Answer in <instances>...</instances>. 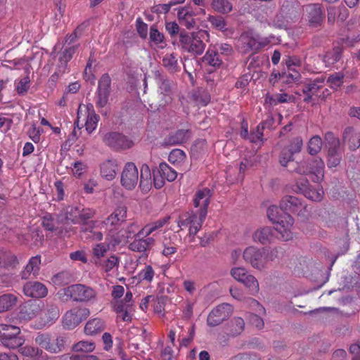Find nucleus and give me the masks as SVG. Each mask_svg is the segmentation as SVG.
Wrapping results in <instances>:
<instances>
[{
    "mask_svg": "<svg viewBox=\"0 0 360 360\" xmlns=\"http://www.w3.org/2000/svg\"><path fill=\"white\" fill-rule=\"evenodd\" d=\"M207 214L205 211H189L181 214L177 221L178 226L189 228V235L194 236L200 230Z\"/></svg>",
    "mask_w": 360,
    "mask_h": 360,
    "instance_id": "7",
    "label": "nucleus"
},
{
    "mask_svg": "<svg viewBox=\"0 0 360 360\" xmlns=\"http://www.w3.org/2000/svg\"><path fill=\"white\" fill-rule=\"evenodd\" d=\"M140 230L139 226L137 223L133 222L129 224L124 230L126 237L128 238H137L138 231Z\"/></svg>",
    "mask_w": 360,
    "mask_h": 360,
    "instance_id": "64",
    "label": "nucleus"
},
{
    "mask_svg": "<svg viewBox=\"0 0 360 360\" xmlns=\"http://www.w3.org/2000/svg\"><path fill=\"white\" fill-rule=\"evenodd\" d=\"M90 314L87 308H73L68 311L63 317V325L66 329L70 330L77 326Z\"/></svg>",
    "mask_w": 360,
    "mask_h": 360,
    "instance_id": "9",
    "label": "nucleus"
},
{
    "mask_svg": "<svg viewBox=\"0 0 360 360\" xmlns=\"http://www.w3.org/2000/svg\"><path fill=\"white\" fill-rule=\"evenodd\" d=\"M244 328V320L240 317H235L231 320L229 333L232 336H236L243 331Z\"/></svg>",
    "mask_w": 360,
    "mask_h": 360,
    "instance_id": "51",
    "label": "nucleus"
},
{
    "mask_svg": "<svg viewBox=\"0 0 360 360\" xmlns=\"http://www.w3.org/2000/svg\"><path fill=\"white\" fill-rule=\"evenodd\" d=\"M110 306L114 312L117 314V320L122 321L130 322L132 319L133 312L134 311V307L129 305L120 300H111Z\"/></svg>",
    "mask_w": 360,
    "mask_h": 360,
    "instance_id": "15",
    "label": "nucleus"
},
{
    "mask_svg": "<svg viewBox=\"0 0 360 360\" xmlns=\"http://www.w3.org/2000/svg\"><path fill=\"white\" fill-rule=\"evenodd\" d=\"M302 147V139L300 137L292 139L289 145L284 147L279 156V162L283 167H287L288 164L293 162V155L301 151Z\"/></svg>",
    "mask_w": 360,
    "mask_h": 360,
    "instance_id": "12",
    "label": "nucleus"
},
{
    "mask_svg": "<svg viewBox=\"0 0 360 360\" xmlns=\"http://www.w3.org/2000/svg\"><path fill=\"white\" fill-rule=\"evenodd\" d=\"M120 259L115 255H111L107 259H103L102 260H96L95 264L97 266H101L105 271L108 272L115 267L119 266Z\"/></svg>",
    "mask_w": 360,
    "mask_h": 360,
    "instance_id": "42",
    "label": "nucleus"
},
{
    "mask_svg": "<svg viewBox=\"0 0 360 360\" xmlns=\"http://www.w3.org/2000/svg\"><path fill=\"white\" fill-rule=\"evenodd\" d=\"M152 176L153 173H151L149 166L147 164H143L139 175V187L143 191L147 192L150 190L153 185Z\"/></svg>",
    "mask_w": 360,
    "mask_h": 360,
    "instance_id": "26",
    "label": "nucleus"
},
{
    "mask_svg": "<svg viewBox=\"0 0 360 360\" xmlns=\"http://www.w3.org/2000/svg\"><path fill=\"white\" fill-rule=\"evenodd\" d=\"M266 214L270 221L276 224H285V219L279 214V209L276 205H271L268 207Z\"/></svg>",
    "mask_w": 360,
    "mask_h": 360,
    "instance_id": "52",
    "label": "nucleus"
},
{
    "mask_svg": "<svg viewBox=\"0 0 360 360\" xmlns=\"http://www.w3.org/2000/svg\"><path fill=\"white\" fill-rule=\"evenodd\" d=\"M278 248H258L249 246L243 252V259L254 269L262 271L268 267L270 262H274L280 257Z\"/></svg>",
    "mask_w": 360,
    "mask_h": 360,
    "instance_id": "2",
    "label": "nucleus"
},
{
    "mask_svg": "<svg viewBox=\"0 0 360 360\" xmlns=\"http://www.w3.org/2000/svg\"><path fill=\"white\" fill-rule=\"evenodd\" d=\"M23 339L21 338L20 336H18L16 338H13L11 339H5V340L1 341L2 344L10 349H15V348H20L22 347L23 344Z\"/></svg>",
    "mask_w": 360,
    "mask_h": 360,
    "instance_id": "60",
    "label": "nucleus"
},
{
    "mask_svg": "<svg viewBox=\"0 0 360 360\" xmlns=\"http://www.w3.org/2000/svg\"><path fill=\"white\" fill-rule=\"evenodd\" d=\"M292 191L296 193H302L307 198L313 200L315 196V191L311 189L309 186V181L306 179H302L293 186Z\"/></svg>",
    "mask_w": 360,
    "mask_h": 360,
    "instance_id": "34",
    "label": "nucleus"
},
{
    "mask_svg": "<svg viewBox=\"0 0 360 360\" xmlns=\"http://www.w3.org/2000/svg\"><path fill=\"white\" fill-rule=\"evenodd\" d=\"M162 65L171 73L180 70L176 55L174 53L166 54L162 58Z\"/></svg>",
    "mask_w": 360,
    "mask_h": 360,
    "instance_id": "38",
    "label": "nucleus"
},
{
    "mask_svg": "<svg viewBox=\"0 0 360 360\" xmlns=\"http://www.w3.org/2000/svg\"><path fill=\"white\" fill-rule=\"evenodd\" d=\"M60 316V311L56 304L46 301L41 311V319L45 324L51 325Z\"/></svg>",
    "mask_w": 360,
    "mask_h": 360,
    "instance_id": "20",
    "label": "nucleus"
},
{
    "mask_svg": "<svg viewBox=\"0 0 360 360\" xmlns=\"http://www.w3.org/2000/svg\"><path fill=\"white\" fill-rule=\"evenodd\" d=\"M155 271L150 265H147L138 274V278L141 281H146L150 283L154 277Z\"/></svg>",
    "mask_w": 360,
    "mask_h": 360,
    "instance_id": "57",
    "label": "nucleus"
},
{
    "mask_svg": "<svg viewBox=\"0 0 360 360\" xmlns=\"http://www.w3.org/2000/svg\"><path fill=\"white\" fill-rule=\"evenodd\" d=\"M207 21L211 24L212 28L225 32L227 30V22L221 15H208Z\"/></svg>",
    "mask_w": 360,
    "mask_h": 360,
    "instance_id": "44",
    "label": "nucleus"
},
{
    "mask_svg": "<svg viewBox=\"0 0 360 360\" xmlns=\"http://www.w3.org/2000/svg\"><path fill=\"white\" fill-rule=\"evenodd\" d=\"M293 99L294 97L288 95V94H276L270 97L269 104L271 105H276L279 103H287Z\"/></svg>",
    "mask_w": 360,
    "mask_h": 360,
    "instance_id": "56",
    "label": "nucleus"
},
{
    "mask_svg": "<svg viewBox=\"0 0 360 360\" xmlns=\"http://www.w3.org/2000/svg\"><path fill=\"white\" fill-rule=\"evenodd\" d=\"M231 276L238 281L242 283L249 274L243 267H234L231 270Z\"/></svg>",
    "mask_w": 360,
    "mask_h": 360,
    "instance_id": "61",
    "label": "nucleus"
},
{
    "mask_svg": "<svg viewBox=\"0 0 360 360\" xmlns=\"http://www.w3.org/2000/svg\"><path fill=\"white\" fill-rule=\"evenodd\" d=\"M77 49V46H73L64 49V51L62 52L59 58L60 65L58 66V70L57 74H63L65 72L68 65V63L72 59Z\"/></svg>",
    "mask_w": 360,
    "mask_h": 360,
    "instance_id": "32",
    "label": "nucleus"
},
{
    "mask_svg": "<svg viewBox=\"0 0 360 360\" xmlns=\"http://www.w3.org/2000/svg\"><path fill=\"white\" fill-rule=\"evenodd\" d=\"M311 209V206L304 204L298 198L292 195H285L280 202V210L285 213L283 217L285 220L287 216L291 217L290 214L307 219L310 215Z\"/></svg>",
    "mask_w": 360,
    "mask_h": 360,
    "instance_id": "6",
    "label": "nucleus"
},
{
    "mask_svg": "<svg viewBox=\"0 0 360 360\" xmlns=\"http://www.w3.org/2000/svg\"><path fill=\"white\" fill-rule=\"evenodd\" d=\"M192 100L197 105L205 106L210 101V96L207 91L200 89L194 91L192 95Z\"/></svg>",
    "mask_w": 360,
    "mask_h": 360,
    "instance_id": "46",
    "label": "nucleus"
},
{
    "mask_svg": "<svg viewBox=\"0 0 360 360\" xmlns=\"http://www.w3.org/2000/svg\"><path fill=\"white\" fill-rule=\"evenodd\" d=\"M158 173L163 175L168 181H173L177 177V172L165 162L159 165Z\"/></svg>",
    "mask_w": 360,
    "mask_h": 360,
    "instance_id": "45",
    "label": "nucleus"
},
{
    "mask_svg": "<svg viewBox=\"0 0 360 360\" xmlns=\"http://www.w3.org/2000/svg\"><path fill=\"white\" fill-rule=\"evenodd\" d=\"M96 348L95 342L89 340H81L74 344L72 350L75 352L89 353Z\"/></svg>",
    "mask_w": 360,
    "mask_h": 360,
    "instance_id": "43",
    "label": "nucleus"
},
{
    "mask_svg": "<svg viewBox=\"0 0 360 360\" xmlns=\"http://www.w3.org/2000/svg\"><path fill=\"white\" fill-rule=\"evenodd\" d=\"M158 84L160 94L165 96V103H169L172 100L171 94L174 86V82L162 76L160 72L156 73Z\"/></svg>",
    "mask_w": 360,
    "mask_h": 360,
    "instance_id": "25",
    "label": "nucleus"
},
{
    "mask_svg": "<svg viewBox=\"0 0 360 360\" xmlns=\"http://www.w3.org/2000/svg\"><path fill=\"white\" fill-rule=\"evenodd\" d=\"M39 311V306L32 302H27L20 307L19 317L24 320H30L35 317Z\"/></svg>",
    "mask_w": 360,
    "mask_h": 360,
    "instance_id": "31",
    "label": "nucleus"
},
{
    "mask_svg": "<svg viewBox=\"0 0 360 360\" xmlns=\"http://www.w3.org/2000/svg\"><path fill=\"white\" fill-rule=\"evenodd\" d=\"M79 208L77 207L70 206L66 209L65 211V219L67 221H70L72 224H77L78 221V215H79Z\"/></svg>",
    "mask_w": 360,
    "mask_h": 360,
    "instance_id": "58",
    "label": "nucleus"
},
{
    "mask_svg": "<svg viewBox=\"0 0 360 360\" xmlns=\"http://www.w3.org/2000/svg\"><path fill=\"white\" fill-rule=\"evenodd\" d=\"M186 154L182 150L174 149L169 155V161L173 163L182 162L186 159Z\"/></svg>",
    "mask_w": 360,
    "mask_h": 360,
    "instance_id": "63",
    "label": "nucleus"
},
{
    "mask_svg": "<svg viewBox=\"0 0 360 360\" xmlns=\"http://www.w3.org/2000/svg\"><path fill=\"white\" fill-rule=\"evenodd\" d=\"M202 61L214 68H219L222 63V59L219 58L218 51L209 49L202 58Z\"/></svg>",
    "mask_w": 360,
    "mask_h": 360,
    "instance_id": "39",
    "label": "nucleus"
},
{
    "mask_svg": "<svg viewBox=\"0 0 360 360\" xmlns=\"http://www.w3.org/2000/svg\"><path fill=\"white\" fill-rule=\"evenodd\" d=\"M127 217V207L124 206L117 207L115 211L104 221L106 224L112 226L117 224L120 221H125Z\"/></svg>",
    "mask_w": 360,
    "mask_h": 360,
    "instance_id": "33",
    "label": "nucleus"
},
{
    "mask_svg": "<svg viewBox=\"0 0 360 360\" xmlns=\"http://www.w3.org/2000/svg\"><path fill=\"white\" fill-rule=\"evenodd\" d=\"M293 223L292 217L287 216L285 224H276L274 228L270 226L259 228L252 234V239L255 242L263 245L271 243L276 237L284 241L290 240L292 238L291 227Z\"/></svg>",
    "mask_w": 360,
    "mask_h": 360,
    "instance_id": "1",
    "label": "nucleus"
},
{
    "mask_svg": "<svg viewBox=\"0 0 360 360\" xmlns=\"http://www.w3.org/2000/svg\"><path fill=\"white\" fill-rule=\"evenodd\" d=\"M118 166L116 160H107L101 167V174L107 180H112L117 174Z\"/></svg>",
    "mask_w": 360,
    "mask_h": 360,
    "instance_id": "29",
    "label": "nucleus"
},
{
    "mask_svg": "<svg viewBox=\"0 0 360 360\" xmlns=\"http://www.w3.org/2000/svg\"><path fill=\"white\" fill-rule=\"evenodd\" d=\"M240 41L241 51L244 53L251 51H257L264 46V44L258 42L255 39L248 36H242Z\"/></svg>",
    "mask_w": 360,
    "mask_h": 360,
    "instance_id": "30",
    "label": "nucleus"
},
{
    "mask_svg": "<svg viewBox=\"0 0 360 360\" xmlns=\"http://www.w3.org/2000/svg\"><path fill=\"white\" fill-rule=\"evenodd\" d=\"M104 143L115 150H126L132 147L133 141L118 132H108L103 139Z\"/></svg>",
    "mask_w": 360,
    "mask_h": 360,
    "instance_id": "10",
    "label": "nucleus"
},
{
    "mask_svg": "<svg viewBox=\"0 0 360 360\" xmlns=\"http://www.w3.org/2000/svg\"><path fill=\"white\" fill-rule=\"evenodd\" d=\"M325 142L328 149V167H335L340 163L343 154L340 139L335 137L332 132H328L325 135Z\"/></svg>",
    "mask_w": 360,
    "mask_h": 360,
    "instance_id": "8",
    "label": "nucleus"
},
{
    "mask_svg": "<svg viewBox=\"0 0 360 360\" xmlns=\"http://www.w3.org/2000/svg\"><path fill=\"white\" fill-rule=\"evenodd\" d=\"M86 109L87 117L85 122V127L88 133L91 134L96 128L100 117L98 115L95 113L92 105H90V107L87 105Z\"/></svg>",
    "mask_w": 360,
    "mask_h": 360,
    "instance_id": "35",
    "label": "nucleus"
},
{
    "mask_svg": "<svg viewBox=\"0 0 360 360\" xmlns=\"http://www.w3.org/2000/svg\"><path fill=\"white\" fill-rule=\"evenodd\" d=\"M41 349L38 347L25 345L18 349L19 353L24 356L27 358V360H34L37 357Z\"/></svg>",
    "mask_w": 360,
    "mask_h": 360,
    "instance_id": "49",
    "label": "nucleus"
},
{
    "mask_svg": "<svg viewBox=\"0 0 360 360\" xmlns=\"http://www.w3.org/2000/svg\"><path fill=\"white\" fill-rule=\"evenodd\" d=\"M139 179V173L134 163L127 162L121 174V184L127 190H133Z\"/></svg>",
    "mask_w": 360,
    "mask_h": 360,
    "instance_id": "11",
    "label": "nucleus"
},
{
    "mask_svg": "<svg viewBox=\"0 0 360 360\" xmlns=\"http://www.w3.org/2000/svg\"><path fill=\"white\" fill-rule=\"evenodd\" d=\"M335 261V259H334L329 267H327L326 269L321 270L318 273L319 275V280L316 278V288L321 287L323 284H325L329 279L330 276V271L331 269L332 266L333 265L334 262Z\"/></svg>",
    "mask_w": 360,
    "mask_h": 360,
    "instance_id": "55",
    "label": "nucleus"
},
{
    "mask_svg": "<svg viewBox=\"0 0 360 360\" xmlns=\"http://www.w3.org/2000/svg\"><path fill=\"white\" fill-rule=\"evenodd\" d=\"M209 37V32L204 30L191 33L181 30L179 34V46L185 52L193 56H200L203 53L206 48L205 40L207 41Z\"/></svg>",
    "mask_w": 360,
    "mask_h": 360,
    "instance_id": "3",
    "label": "nucleus"
},
{
    "mask_svg": "<svg viewBox=\"0 0 360 360\" xmlns=\"http://www.w3.org/2000/svg\"><path fill=\"white\" fill-rule=\"evenodd\" d=\"M266 123H260L255 129H252L247 139L250 142L257 143L263 141L264 129Z\"/></svg>",
    "mask_w": 360,
    "mask_h": 360,
    "instance_id": "47",
    "label": "nucleus"
},
{
    "mask_svg": "<svg viewBox=\"0 0 360 360\" xmlns=\"http://www.w3.org/2000/svg\"><path fill=\"white\" fill-rule=\"evenodd\" d=\"M231 314V307L229 304L224 303L213 309L209 314L207 319L208 326L214 327L221 324L229 319Z\"/></svg>",
    "mask_w": 360,
    "mask_h": 360,
    "instance_id": "14",
    "label": "nucleus"
},
{
    "mask_svg": "<svg viewBox=\"0 0 360 360\" xmlns=\"http://www.w3.org/2000/svg\"><path fill=\"white\" fill-rule=\"evenodd\" d=\"M105 328V322L98 318L90 319L86 323L84 331L88 335H94L102 332Z\"/></svg>",
    "mask_w": 360,
    "mask_h": 360,
    "instance_id": "27",
    "label": "nucleus"
},
{
    "mask_svg": "<svg viewBox=\"0 0 360 360\" xmlns=\"http://www.w3.org/2000/svg\"><path fill=\"white\" fill-rule=\"evenodd\" d=\"M212 8L221 14H228L232 9L233 6L229 0H212Z\"/></svg>",
    "mask_w": 360,
    "mask_h": 360,
    "instance_id": "40",
    "label": "nucleus"
},
{
    "mask_svg": "<svg viewBox=\"0 0 360 360\" xmlns=\"http://www.w3.org/2000/svg\"><path fill=\"white\" fill-rule=\"evenodd\" d=\"M18 297L13 294H4L0 296V313L11 309L17 303Z\"/></svg>",
    "mask_w": 360,
    "mask_h": 360,
    "instance_id": "37",
    "label": "nucleus"
},
{
    "mask_svg": "<svg viewBox=\"0 0 360 360\" xmlns=\"http://www.w3.org/2000/svg\"><path fill=\"white\" fill-rule=\"evenodd\" d=\"M155 244V240L153 238L140 236L136 238L129 245V249L133 252L141 253L144 257H148L149 252Z\"/></svg>",
    "mask_w": 360,
    "mask_h": 360,
    "instance_id": "16",
    "label": "nucleus"
},
{
    "mask_svg": "<svg viewBox=\"0 0 360 360\" xmlns=\"http://www.w3.org/2000/svg\"><path fill=\"white\" fill-rule=\"evenodd\" d=\"M16 264L18 260L13 254L0 249V268L13 267Z\"/></svg>",
    "mask_w": 360,
    "mask_h": 360,
    "instance_id": "41",
    "label": "nucleus"
},
{
    "mask_svg": "<svg viewBox=\"0 0 360 360\" xmlns=\"http://www.w3.org/2000/svg\"><path fill=\"white\" fill-rule=\"evenodd\" d=\"M342 49L340 46H335L333 50L327 52L323 56V62L326 67H330L341 58Z\"/></svg>",
    "mask_w": 360,
    "mask_h": 360,
    "instance_id": "36",
    "label": "nucleus"
},
{
    "mask_svg": "<svg viewBox=\"0 0 360 360\" xmlns=\"http://www.w3.org/2000/svg\"><path fill=\"white\" fill-rule=\"evenodd\" d=\"M30 86V79L28 75L15 81V89L18 94L24 96Z\"/></svg>",
    "mask_w": 360,
    "mask_h": 360,
    "instance_id": "48",
    "label": "nucleus"
},
{
    "mask_svg": "<svg viewBox=\"0 0 360 360\" xmlns=\"http://www.w3.org/2000/svg\"><path fill=\"white\" fill-rule=\"evenodd\" d=\"M60 298L68 301L72 300L75 302H88L96 299V290L83 284H73L58 292Z\"/></svg>",
    "mask_w": 360,
    "mask_h": 360,
    "instance_id": "4",
    "label": "nucleus"
},
{
    "mask_svg": "<svg viewBox=\"0 0 360 360\" xmlns=\"http://www.w3.org/2000/svg\"><path fill=\"white\" fill-rule=\"evenodd\" d=\"M129 238L126 237V234L124 233V230H121L116 233L115 234H113L111 236V240L110 243L113 246L118 245L121 243H127V240Z\"/></svg>",
    "mask_w": 360,
    "mask_h": 360,
    "instance_id": "62",
    "label": "nucleus"
},
{
    "mask_svg": "<svg viewBox=\"0 0 360 360\" xmlns=\"http://www.w3.org/2000/svg\"><path fill=\"white\" fill-rule=\"evenodd\" d=\"M41 265V256L32 257L20 276L22 280L29 279L32 275L36 277L39 274Z\"/></svg>",
    "mask_w": 360,
    "mask_h": 360,
    "instance_id": "22",
    "label": "nucleus"
},
{
    "mask_svg": "<svg viewBox=\"0 0 360 360\" xmlns=\"http://www.w3.org/2000/svg\"><path fill=\"white\" fill-rule=\"evenodd\" d=\"M111 79L108 74H103L98 80L96 91V104L98 108H103L108 101L110 94Z\"/></svg>",
    "mask_w": 360,
    "mask_h": 360,
    "instance_id": "13",
    "label": "nucleus"
},
{
    "mask_svg": "<svg viewBox=\"0 0 360 360\" xmlns=\"http://www.w3.org/2000/svg\"><path fill=\"white\" fill-rule=\"evenodd\" d=\"M23 292L29 297L41 298L46 296L47 288L39 281H28L23 285Z\"/></svg>",
    "mask_w": 360,
    "mask_h": 360,
    "instance_id": "18",
    "label": "nucleus"
},
{
    "mask_svg": "<svg viewBox=\"0 0 360 360\" xmlns=\"http://www.w3.org/2000/svg\"><path fill=\"white\" fill-rule=\"evenodd\" d=\"M34 342L42 350L51 354H58L64 351L67 338L63 335H54L49 333H38Z\"/></svg>",
    "mask_w": 360,
    "mask_h": 360,
    "instance_id": "5",
    "label": "nucleus"
},
{
    "mask_svg": "<svg viewBox=\"0 0 360 360\" xmlns=\"http://www.w3.org/2000/svg\"><path fill=\"white\" fill-rule=\"evenodd\" d=\"M212 192L210 189L204 188L198 190L193 199V204L198 211H205V214H207V207L210 203V198L212 197Z\"/></svg>",
    "mask_w": 360,
    "mask_h": 360,
    "instance_id": "17",
    "label": "nucleus"
},
{
    "mask_svg": "<svg viewBox=\"0 0 360 360\" xmlns=\"http://www.w3.org/2000/svg\"><path fill=\"white\" fill-rule=\"evenodd\" d=\"M278 75L282 82L286 84L295 82L300 78V74L295 68L288 69L287 72H283L282 74H278Z\"/></svg>",
    "mask_w": 360,
    "mask_h": 360,
    "instance_id": "50",
    "label": "nucleus"
},
{
    "mask_svg": "<svg viewBox=\"0 0 360 360\" xmlns=\"http://www.w3.org/2000/svg\"><path fill=\"white\" fill-rule=\"evenodd\" d=\"M189 129H179L170 133L165 139V143L169 146H175L185 143L191 138Z\"/></svg>",
    "mask_w": 360,
    "mask_h": 360,
    "instance_id": "23",
    "label": "nucleus"
},
{
    "mask_svg": "<svg viewBox=\"0 0 360 360\" xmlns=\"http://www.w3.org/2000/svg\"><path fill=\"white\" fill-rule=\"evenodd\" d=\"M242 283L249 289L251 295H255L259 292V283L254 276L249 274Z\"/></svg>",
    "mask_w": 360,
    "mask_h": 360,
    "instance_id": "53",
    "label": "nucleus"
},
{
    "mask_svg": "<svg viewBox=\"0 0 360 360\" xmlns=\"http://www.w3.org/2000/svg\"><path fill=\"white\" fill-rule=\"evenodd\" d=\"M342 140L350 150H356L360 147V131L353 127H347L342 134Z\"/></svg>",
    "mask_w": 360,
    "mask_h": 360,
    "instance_id": "19",
    "label": "nucleus"
},
{
    "mask_svg": "<svg viewBox=\"0 0 360 360\" xmlns=\"http://www.w3.org/2000/svg\"><path fill=\"white\" fill-rule=\"evenodd\" d=\"M41 226L46 231L55 233V235L59 237L65 236L66 233H64L63 230L58 227V221L50 214L43 217Z\"/></svg>",
    "mask_w": 360,
    "mask_h": 360,
    "instance_id": "24",
    "label": "nucleus"
},
{
    "mask_svg": "<svg viewBox=\"0 0 360 360\" xmlns=\"http://www.w3.org/2000/svg\"><path fill=\"white\" fill-rule=\"evenodd\" d=\"M179 23L186 29L191 30L196 26V20L191 8L184 6L179 8L177 13Z\"/></svg>",
    "mask_w": 360,
    "mask_h": 360,
    "instance_id": "21",
    "label": "nucleus"
},
{
    "mask_svg": "<svg viewBox=\"0 0 360 360\" xmlns=\"http://www.w3.org/2000/svg\"><path fill=\"white\" fill-rule=\"evenodd\" d=\"M164 35L157 29L156 25H153L150 28V39L155 44H160L164 42Z\"/></svg>",
    "mask_w": 360,
    "mask_h": 360,
    "instance_id": "59",
    "label": "nucleus"
},
{
    "mask_svg": "<svg viewBox=\"0 0 360 360\" xmlns=\"http://www.w3.org/2000/svg\"><path fill=\"white\" fill-rule=\"evenodd\" d=\"M95 214V211L94 210L89 208H82L79 210V215H78V224H81L82 227H90L94 229L95 227V224L96 221H89L91 218L94 217Z\"/></svg>",
    "mask_w": 360,
    "mask_h": 360,
    "instance_id": "28",
    "label": "nucleus"
},
{
    "mask_svg": "<svg viewBox=\"0 0 360 360\" xmlns=\"http://www.w3.org/2000/svg\"><path fill=\"white\" fill-rule=\"evenodd\" d=\"M109 250V245L105 243L96 245L93 249V254L96 260H102Z\"/></svg>",
    "mask_w": 360,
    "mask_h": 360,
    "instance_id": "54",
    "label": "nucleus"
}]
</instances>
